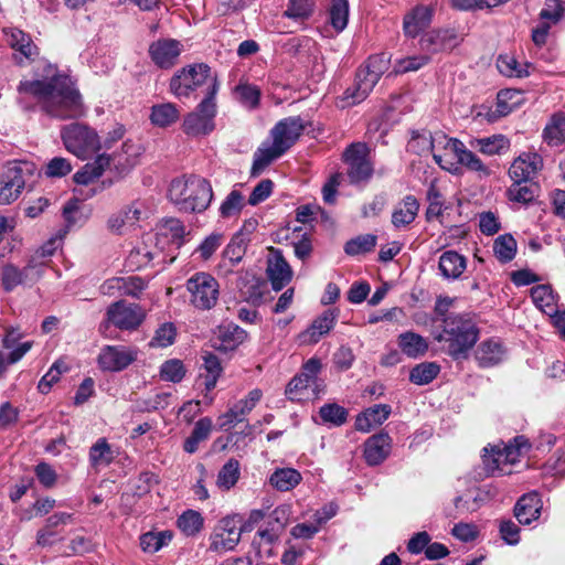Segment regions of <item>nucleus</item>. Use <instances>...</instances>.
Masks as SVG:
<instances>
[{
    "mask_svg": "<svg viewBox=\"0 0 565 565\" xmlns=\"http://www.w3.org/2000/svg\"><path fill=\"white\" fill-rule=\"evenodd\" d=\"M18 92L35 97L42 110L56 119L79 118L86 111L79 92L65 75H56L50 79L21 81Z\"/></svg>",
    "mask_w": 565,
    "mask_h": 565,
    "instance_id": "obj_1",
    "label": "nucleus"
},
{
    "mask_svg": "<svg viewBox=\"0 0 565 565\" xmlns=\"http://www.w3.org/2000/svg\"><path fill=\"white\" fill-rule=\"evenodd\" d=\"M479 330L469 315L450 313L443 318V332L436 338L447 344L446 350L454 359H463L476 344Z\"/></svg>",
    "mask_w": 565,
    "mask_h": 565,
    "instance_id": "obj_2",
    "label": "nucleus"
},
{
    "mask_svg": "<svg viewBox=\"0 0 565 565\" xmlns=\"http://www.w3.org/2000/svg\"><path fill=\"white\" fill-rule=\"evenodd\" d=\"M168 195L180 211L200 213L209 207L213 191L207 180L190 175L172 180Z\"/></svg>",
    "mask_w": 565,
    "mask_h": 565,
    "instance_id": "obj_3",
    "label": "nucleus"
},
{
    "mask_svg": "<svg viewBox=\"0 0 565 565\" xmlns=\"http://www.w3.org/2000/svg\"><path fill=\"white\" fill-rule=\"evenodd\" d=\"M217 86L215 76H211V68L204 63L188 65L179 70L170 81V92L178 98L189 97L196 88L206 85L207 92L212 89V83Z\"/></svg>",
    "mask_w": 565,
    "mask_h": 565,
    "instance_id": "obj_4",
    "label": "nucleus"
},
{
    "mask_svg": "<svg viewBox=\"0 0 565 565\" xmlns=\"http://www.w3.org/2000/svg\"><path fill=\"white\" fill-rule=\"evenodd\" d=\"M321 370L319 359L308 360L299 375H296L287 385L286 396L290 401H305L317 397L323 391L322 382L318 379Z\"/></svg>",
    "mask_w": 565,
    "mask_h": 565,
    "instance_id": "obj_5",
    "label": "nucleus"
},
{
    "mask_svg": "<svg viewBox=\"0 0 565 565\" xmlns=\"http://www.w3.org/2000/svg\"><path fill=\"white\" fill-rule=\"evenodd\" d=\"M61 138L65 148L81 159H85L102 147L97 132L78 122L64 126Z\"/></svg>",
    "mask_w": 565,
    "mask_h": 565,
    "instance_id": "obj_6",
    "label": "nucleus"
},
{
    "mask_svg": "<svg viewBox=\"0 0 565 565\" xmlns=\"http://www.w3.org/2000/svg\"><path fill=\"white\" fill-rule=\"evenodd\" d=\"M217 89V85L213 82L212 89L199 104L196 110L190 113L184 118L182 127L188 136L207 135L214 129V117L216 115L215 95Z\"/></svg>",
    "mask_w": 565,
    "mask_h": 565,
    "instance_id": "obj_7",
    "label": "nucleus"
},
{
    "mask_svg": "<svg viewBox=\"0 0 565 565\" xmlns=\"http://www.w3.org/2000/svg\"><path fill=\"white\" fill-rule=\"evenodd\" d=\"M33 171L32 162H10L0 175V204H9L17 200L25 186L28 177L32 175Z\"/></svg>",
    "mask_w": 565,
    "mask_h": 565,
    "instance_id": "obj_8",
    "label": "nucleus"
},
{
    "mask_svg": "<svg viewBox=\"0 0 565 565\" xmlns=\"http://www.w3.org/2000/svg\"><path fill=\"white\" fill-rule=\"evenodd\" d=\"M190 302L199 310L212 309L220 297V284L209 273L200 271L186 280Z\"/></svg>",
    "mask_w": 565,
    "mask_h": 565,
    "instance_id": "obj_9",
    "label": "nucleus"
},
{
    "mask_svg": "<svg viewBox=\"0 0 565 565\" xmlns=\"http://www.w3.org/2000/svg\"><path fill=\"white\" fill-rule=\"evenodd\" d=\"M243 530L239 519L223 518L210 536L209 550L218 554L234 550L241 541Z\"/></svg>",
    "mask_w": 565,
    "mask_h": 565,
    "instance_id": "obj_10",
    "label": "nucleus"
},
{
    "mask_svg": "<svg viewBox=\"0 0 565 565\" xmlns=\"http://www.w3.org/2000/svg\"><path fill=\"white\" fill-rule=\"evenodd\" d=\"M139 350L135 347L105 345L97 358V364L105 372H120L138 358Z\"/></svg>",
    "mask_w": 565,
    "mask_h": 565,
    "instance_id": "obj_11",
    "label": "nucleus"
},
{
    "mask_svg": "<svg viewBox=\"0 0 565 565\" xmlns=\"http://www.w3.org/2000/svg\"><path fill=\"white\" fill-rule=\"evenodd\" d=\"M348 164V175L352 183L366 181L373 173V167L367 159V147L363 142L351 143L343 152Z\"/></svg>",
    "mask_w": 565,
    "mask_h": 565,
    "instance_id": "obj_12",
    "label": "nucleus"
},
{
    "mask_svg": "<svg viewBox=\"0 0 565 565\" xmlns=\"http://www.w3.org/2000/svg\"><path fill=\"white\" fill-rule=\"evenodd\" d=\"M106 316L107 320L120 330H136L146 318L140 306L128 303L125 300L110 305Z\"/></svg>",
    "mask_w": 565,
    "mask_h": 565,
    "instance_id": "obj_13",
    "label": "nucleus"
},
{
    "mask_svg": "<svg viewBox=\"0 0 565 565\" xmlns=\"http://www.w3.org/2000/svg\"><path fill=\"white\" fill-rule=\"evenodd\" d=\"M380 78L373 75L366 67L358 70L355 83L343 93L341 107H350L364 100L373 90Z\"/></svg>",
    "mask_w": 565,
    "mask_h": 565,
    "instance_id": "obj_14",
    "label": "nucleus"
},
{
    "mask_svg": "<svg viewBox=\"0 0 565 565\" xmlns=\"http://www.w3.org/2000/svg\"><path fill=\"white\" fill-rule=\"evenodd\" d=\"M262 397V390H252L245 398L236 402L225 414L218 417L220 427L222 429H227L236 424L243 423L245 417L255 408Z\"/></svg>",
    "mask_w": 565,
    "mask_h": 565,
    "instance_id": "obj_15",
    "label": "nucleus"
},
{
    "mask_svg": "<svg viewBox=\"0 0 565 565\" xmlns=\"http://www.w3.org/2000/svg\"><path fill=\"white\" fill-rule=\"evenodd\" d=\"M305 129V122L299 116L279 120L270 130L273 141L286 152L298 140Z\"/></svg>",
    "mask_w": 565,
    "mask_h": 565,
    "instance_id": "obj_16",
    "label": "nucleus"
},
{
    "mask_svg": "<svg viewBox=\"0 0 565 565\" xmlns=\"http://www.w3.org/2000/svg\"><path fill=\"white\" fill-rule=\"evenodd\" d=\"M182 49L178 40L160 39L150 44L149 55L158 67L168 70L177 64Z\"/></svg>",
    "mask_w": 565,
    "mask_h": 565,
    "instance_id": "obj_17",
    "label": "nucleus"
},
{
    "mask_svg": "<svg viewBox=\"0 0 565 565\" xmlns=\"http://www.w3.org/2000/svg\"><path fill=\"white\" fill-rule=\"evenodd\" d=\"M466 146L458 139L448 138L444 134L436 135V150L434 151V160L443 169L450 171L454 159H459L461 150H465Z\"/></svg>",
    "mask_w": 565,
    "mask_h": 565,
    "instance_id": "obj_18",
    "label": "nucleus"
},
{
    "mask_svg": "<svg viewBox=\"0 0 565 565\" xmlns=\"http://www.w3.org/2000/svg\"><path fill=\"white\" fill-rule=\"evenodd\" d=\"M338 311L329 309L317 317L312 323L299 334L301 344H315L327 334L335 324Z\"/></svg>",
    "mask_w": 565,
    "mask_h": 565,
    "instance_id": "obj_19",
    "label": "nucleus"
},
{
    "mask_svg": "<svg viewBox=\"0 0 565 565\" xmlns=\"http://www.w3.org/2000/svg\"><path fill=\"white\" fill-rule=\"evenodd\" d=\"M543 160L537 153H523L516 158L510 169L509 175L513 182H529L542 168Z\"/></svg>",
    "mask_w": 565,
    "mask_h": 565,
    "instance_id": "obj_20",
    "label": "nucleus"
},
{
    "mask_svg": "<svg viewBox=\"0 0 565 565\" xmlns=\"http://www.w3.org/2000/svg\"><path fill=\"white\" fill-rule=\"evenodd\" d=\"M420 47L430 53L452 50L459 43L454 30H437L425 33L420 38Z\"/></svg>",
    "mask_w": 565,
    "mask_h": 565,
    "instance_id": "obj_21",
    "label": "nucleus"
},
{
    "mask_svg": "<svg viewBox=\"0 0 565 565\" xmlns=\"http://www.w3.org/2000/svg\"><path fill=\"white\" fill-rule=\"evenodd\" d=\"M542 507V500L536 492L525 493L514 507V516L521 524L529 525L540 518Z\"/></svg>",
    "mask_w": 565,
    "mask_h": 565,
    "instance_id": "obj_22",
    "label": "nucleus"
},
{
    "mask_svg": "<svg viewBox=\"0 0 565 565\" xmlns=\"http://www.w3.org/2000/svg\"><path fill=\"white\" fill-rule=\"evenodd\" d=\"M267 275L275 290L282 289L291 280V268L279 250H274L268 259Z\"/></svg>",
    "mask_w": 565,
    "mask_h": 565,
    "instance_id": "obj_23",
    "label": "nucleus"
},
{
    "mask_svg": "<svg viewBox=\"0 0 565 565\" xmlns=\"http://www.w3.org/2000/svg\"><path fill=\"white\" fill-rule=\"evenodd\" d=\"M391 438L387 434L371 436L364 445V458L370 466L380 465L390 454Z\"/></svg>",
    "mask_w": 565,
    "mask_h": 565,
    "instance_id": "obj_24",
    "label": "nucleus"
},
{
    "mask_svg": "<svg viewBox=\"0 0 565 565\" xmlns=\"http://www.w3.org/2000/svg\"><path fill=\"white\" fill-rule=\"evenodd\" d=\"M391 414V406L387 404H377L369 407L359 414L355 419V428L360 431L367 433L372 428L383 424Z\"/></svg>",
    "mask_w": 565,
    "mask_h": 565,
    "instance_id": "obj_25",
    "label": "nucleus"
},
{
    "mask_svg": "<svg viewBox=\"0 0 565 565\" xmlns=\"http://www.w3.org/2000/svg\"><path fill=\"white\" fill-rule=\"evenodd\" d=\"M419 211V203L413 195H406L392 213V224L403 228L412 224Z\"/></svg>",
    "mask_w": 565,
    "mask_h": 565,
    "instance_id": "obj_26",
    "label": "nucleus"
},
{
    "mask_svg": "<svg viewBox=\"0 0 565 565\" xmlns=\"http://www.w3.org/2000/svg\"><path fill=\"white\" fill-rule=\"evenodd\" d=\"M110 156L102 153L97 156V158L93 162L86 163L81 170H78L73 175V180L77 184H89L94 180L98 179L103 174L105 169L110 166Z\"/></svg>",
    "mask_w": 565,
    "mask_h": 565,
    "instance_id": "obj_27",
    "label": "nucleus"
},
{
    "mask_svg": "<svg viewBox=\"0 0 565 565\" xmlns=\"http://www.w3.org/2000/svg\"><path fill=\"white\" fill-rule=\"evenodd\" d=\"M284 153V149L277 146L274 141L271 143H262L254 153L250 175H259L274 160L281 157Z\"/></svg>",
    "mask_w": 565,
    "mask_h": 565,
    "instance_id": "obj_28",
    "label": "nucleus"
},
{
    "mask_svg": "<svg viewBox=\"0 0 565 565\" xmlns=\"http://www.w3.org/2000/svg\"><path fill=\"white\" fill-rule=\"evenodd\" d=\"M469 146L487 156L501 154L509 150L510 141L504 135H493L470 140Z\"/></svg>",
    "mask_w": 565,
    "mask_h": 565,
    "instance_id": "obj_29",
    "label": "nucleus"
},
{
    "mask_svg": "<svg viewBox=\"0 0 565 565\" xmlns=\"http://www.w3.org/2000/svg\"><path fill=\"white\" fill-rule=\"evenodd\" d=\"M431 21V10L428 7H416L404 19V32L407 36L415 38L426 29Z\"/></svg>",
    "mask_w": 565,
    "mask_h": 565,
    "instance_id": "obj_30",
    "label": "nucleus"
},
{
    "mask_svg": "<svg viewBox=\"0 0 565 565\" xmlns=\"http://www.w3.org/2000/svg\"><path fill=\"white\" fill-rule=\"evenodd\" d=\"M302 480L301 473L294 468H277L269 477V484L280 492L296 488Z\"/></svg>",
    "mask_w": 565,
    "mask_h": 565,
    "instance_id": "obj_31",
    "label": "nucleus"
},
{
    "mask_svg": "<svg viewBox=\"0 0 565 565\" xmlns=\"http://www.w3.org/2000/svg\"><path fill=\"white\" fill-rule=\"evenodd\" d=\"M438 267L445 278L456 279L466 269V258L455 250H447L439 257Z\"/></svg>",
    "mask_w": 565,
    "mask_h": 565,
    "instance_id": "obj_32",
    "label": "nucleus"
},
{
    "mask_svg": "<svg viewBox=\"0 0 565 565\" xmlns=\"http://www.w3.org/2000/svg\"><path fill=\"white\" fill-rule=\"evenodd\" d=\"M543 140L551 147H557L565 142V114L556 113L551 116L543 129Z\"/></svg>",
    "mask_w": 565,
    "mask_h": 565,
    "instance_id": "obj_33",
    "label": "nucleus"
},
{
    "mask_svg": "<svg viewBox=\"0 0 565 565\" xmlns=\"http://www.w3.org/2000/svg\"><path fill=\"white\" fill-rule=\"evenodd\" d=\"M398 347L408 358L423 356L428 350V343L420 334L407 331L398 335Z\"/></svg>",
    "mask_w": 565,
    "mask_h": 565,
    "instance_id": "obj_34",
    "label": "nucleus"
},
{
    "mask_svg": "<svg viewBox=\"0 0 565 565\" xmlns=\"http://www.w3.org/2000/svg\"><path fill=\"white\" fill-rule=\"evenodd\" d=\"M503 349L502 345L493 340L482 342L477 351L476 359L480 366L489 367L501 362L503 358Z\"/></svg>",
    "mask_w": 565,
    "mask_h": 565,
    "instance_id": "obj_35",
    "label": "nucleus"
},
{
    "mask_svg": "<svg viewBox=\"0 0 565 565\" xmlns=\"http://www.w3.org/2000/svg\"><path fill=\"white\" fill-rule=\"evenodd\" d=\"M212 428L213 422L210 417H203L199 419L195 423L191 435L184 441V451L189 454H194L199 448V444L206 440L210 437Z\"/></svg>",
    "mask_w": 565,
    "mask_h": 565,
    "instance_id": "obj_36",
    "label": "nucleus"
},
{
    "mask_svg": "<svg viewBox=\"0 0 565 565\" xmlns=\"http://www.w3.org/2000/svg\"><path fill=\"white\" fill-rule=\"evenodd\" d=\"M185 234V227L182 222L178 218H167L158 227V241L167 238L178 248L183 244V236Z\"/></svg>",
    "mask_w": 565,
    "mask_h": 565,
    "instance_id": "obj_37",
    "label": "nucleus"
},
{
    "mask_svg": "<svg viewBox=\"0 0 565 565\" xmlns=\"http://www.w3.org/2000/svg\"><path fill=\"white\" fill-rule=\"evenodd\" d=\"M179 109L172 103L153 105L151 107L150 120L157 127H168L179 119Z\"/></svg>",
    "mask_w": 565,
    "mask_h": 565,
    "instance_id": "obj_38",
    "label": "nucleus"
},
{
    "mask_svg": "<svg viewBox=\"0 0 565 565\" xmlns=\"http://www.w3.org/2000/svg\"><path fill=\"white\" fill-rule=\"evenodd\" d=\"M203 369L206 374L201 375V377L204 380L203 385L207 394L216 386L217 380L223 372V367L220 359L215 354L206 352L203 355Z\"/></svg>",
    "mask_w": 565,
    "mask_h": 565,
    "instance_id": "obj_39",
    "label": "nucleus"
},
{
    "mask_svg": "<svg viewBox=\"0 0 565 565\" xmlns=\"http://www.w3.org/2000/svg\"><path fill=\"white\" fill-rule=\"evenodd\" d=\"M115 459V451L106 438H99L89 449V461L93 468L106 467Z\"/></svg>",
    "mask_w": 565,
    "mask_h": 565,
    "instance_id": "obj_40",
    "label": "nucleus"
},
{
    "mask_svg": "<svg viewBox=\"0 0 565 565\" xmlns=\"http://www.w3.org/2000/svg\"><path fill=\"white\" fill-rule=\"evenodd\" d=\"M407 150L423 156L436 150V135L431 136L429 131H414L407 143Z\"/></svg>",
    "mask_w": 565,
    "mask_h": 565,
    "instance_id": "obj_41",
    "label": "nucleus"
},
{
    "mask_svg": "<svg viewBox=\"0 0 565 565\" xmlns=\"http://www.w3.org/2000/svg\"><path fill=\"white\" fill-rule=\"evenodd\" d=\"M508 195L513 202L529 204L539 195V185L529 182H513L508 190Z\"/></svg>",
    "mask_w": 565,
    "mask_h": 565,
    "instance_id": "obj_42",
    "label": "nucleus"
},
{
    "mask_svg": "<svg viewBox=\"0 0 565 565\" xmlns=\"http://www.w3.org/2000/svg\"><path fill=\"white\" fill-rule=\"evenodd\" d=\"M531 297L535 306L543 312L552 316L555 310V297L547 285L532 287Z\"/></svg>",
    "mask_w": 565,
    "mask_h": 565,
    "instance_id": "obj_43",
    "label": "nucleus"
},
{
    "mask_svg": "<svg viewBox=\"0 0 565 565\" xmlns=\"http://www.w3.org/2000/svg\"><path fill=\"white\" fill-rule=\"evenodd\" d=\"M484 451L488 452V449L486 448ZM483 462L487 471L492 475L495 472L499 475L511 473V470L508 469L511 463L504 458V454L500 447H492L491 454H486L483 456Z\"/></svg>",
    "mask_w": 565,
    "mask_h": 565,
    "instance_id": "obj_44",
    "label": "nucleus"
},
{
    "mask_svg": "<svg viewBox=\"0 0 565 565\" xmlns=\"http://www.w3.org/2000/svg\"><path fill=\"white\" fill-rule=\"evenodd\" d=\"M440 367L434 362L417 364L411 370L409 381L416 385H426L433 382L438 375Z\"/></svg>",
    "mask_w": 565,
    "mask_h": 565,
    "instance_id": "obj_45",
    "label": "nucleus"
},
{
    "mask_svg": "<svg viewBox=\"0 0 565 565\" xmlns=\"http://www.w3.org/2000/svg\"><path fill=\"white\" fill-rule=\"evenodd\" d=\"M177 523L183 534L194 536L203 529L204 519L200 512L186 510L179 516Z\"/></svg>",
    "mask_w": 565,
    "mask_h": 565,
    "instance_id": "obj_46",
    "label": "nucleus"
},
{
    "mask_svg": "<svg viewBox=\"0 0 565 565\" xmlns=\"http://www.w3.org/2000/svg\"><path fill=\"white\" fill-rule=\"evenodd\" d=\"M139 154V146L130 140H127L121 146V152H115L109 156L111 158V162H114L117 167L126 169L131 168L136 164Z\"/></svg>",
    "mask_w": 565,
    "mask_h": 565,
    "instance_id": "obj_47",
    "label": "nucleus"
},
{
    "mask_svg": "<svg viewBox=\"0 0 565 565\" xmlns=\"http://www.w3.org/2000/svg\"><path fill=\"white\" fill-rule=\"evenodd\" d=\"M172 540L170 531L148 532L140 536V546L146 553H156Z\"/></svg>",
    "mask_w": 565,
    "mask_h": 565,
    "instance_id": "obj_48",
    "label": "nucleus"
},
{
    "mask_svg": "<svg viewBox=\"0 0 565 565\" xmlns=\"http://www.w3.org/2000/svg\"><path fill=\"white\" fill-rule=\"evenodd\" d=\"M377 237L373 234L359 235L351 238L344 245V252L349 256L370 253L376 246Z\"/></svg>",
    "mask_w": 565,
    "mask_h": 565,
    "instance_id": "obj_49",
    "label": "nucleus"
},
{
    "mask_svg": "<svg viewBox=\"0 0 565 565\" xmlns=\"http://www.w3.org/2000/svg\"><path fill=\"white\" fill-rule=\"evenodd\" d=\"M493 252L501 263L512 260L516 253V242L510 234H503L495 238Z\"/></svg>",
    "mask_w": 565,
    "mask_h": 565,
    "instance_id": "obj_50",
    "label": "nucleus"
},
{
    "mask_svg": "<svg viewBox=\"0 0 565 565\" xmlns=\"http://www.w3.org/2000/svg\"><path fill=\"white\" fill-rule=\"evenodd\" d=\"M239 475V462L232 458L221 468L216 484L223 490H230L238 481Z\"/></svg>",
    "mask_w": 565,
    "mask_h": 565,
    "instance_id": "obj_51",
    "label": "nucleus"
},
{
    "mask_svg": "<svg viewBox=\"0 0 565 565\" xmlns=\"http://www.w3.org/2000/svg\"><path fill=\"white\" fill-rule=\"evenodd\" d=\"M23 269L13 264H4L1 268V286L4 291L11 292L20 285H26Z\"/></svg>",
    "mask_w": 565,
    "mask_h": 565,
    "instance_id": "obj_52",
    "label": "nucleus"
},
{
    "mask_svg": "<svg viewBox=\"0 0 565 565\" xmlns=\"http://www.w3.org/2000/svg\"><path fill=\"white\" fill-rule=\"evenodd\" d=\"M245 206L244 195L238 190H232L220 206V214L224 218L237 216Z\"/></svg>",
    "mask_w": 565,
    "mask_h": 565,
    "instance_id": "obj_53",
    "label": "nucleus"
},
{
    "mask_svg": "<svg viewBox=\"0 0 565 565\" xmlns=\"http://www.w3.org/2000/svg\"><path fill=\"white\" fill-rule=\"evenodd\" d=\"M235 95L237 100L249 109H254L259 105L260 89L248 83H239L235 87Z\"/></svg>",
    "mask_w": 565,
    "mask_h": 565,
    "instance_id": "obj_54",
    "label": "nucleus"
},
{
    "mask_svg": "<svg viewBox=\"0 0 565 565\" xmlns=\"http://www.w3.org/2000/svg\"><path fill=\"white\" fill-rule=\"evenodd\" d=\"M348 0H332L330 8V22L337 31H342L348 24Z\"/></svg>",
    "mask_w": 565,
    "mask_h": 565,
    "instance_id": "obj_55",
    "label": "nucleus"
},
{
    "mask_svg": "<svg viewBox=\"0 0 565 565\" xmlns=\"http://www.w3.org/2000/svg\"><path fill=\"white\" fill-rule=\"evenodd\" d=\"M185 375L183 362L179 359H171L162 363L160 367V377L163 381L179 383Z\"/></svg>",
    "mask_w": 565,
    "mask_h": 565,
    "instance_id": "obj_56",
    "label": "nucleus"
},
{
    "mask_svg": "<svg viewBox=\"0 0 565 565\" xmlns=\"http://www.w3.org/2000/svg\"><path fill=\"white\" fill-rule=\"evenodd\" d=\"M247 241L245 236L239 233L236 234L226 248L224 249V257L227 258L233 265L239 263L246 253Z\"/></svg>",
    "mask_w": 565,
    "mask_h": 565,
    "instance_id": "obj_57",
    "label": "nucleus"
},
{
    "mask_svg": "<svg viewBox=\"0 0 565 565\" xmlns=\"http://www.w3.org/2000/svg\"><path fill=\"white\" fill-rule=\"evenodd\" d=\"M457 162L470 171L478 172L481 177L490 175V169L467 147L461 150V156Z\"/></svg>",
    "mask_w": 565,
    "mask_h": 565,
    "instance_id": "obj_58",
    "label": "nucleus"
},
{
    "mask_svg": "<svg viewBox=\"0 0 565 565\" xmlns=\"http://www.w3.org/2000/svg\"><path fill=\"white\" fill-rule=\"evenodd\" d=\"M224 236L221 233H212L203 239L198 246L195 253L202 260H209L212 255L221 247Z\"/></svg>",
    "mask_w": 565,
    "mask_h": 565,
    "instance_id": "obj_59",
    "label": "nucleus"
},
{
    "mask_svg": "<svg viewBox=\"0 0 565 565\" xmlns=\"http://www.w3.org/2000/svg\"><path fill=\"white\" fill-rule=\"evenodd\" d=\"M497 67L502 75L508 77H523L527 75V72L510 55H500L497 60Z\"/></svg>",
    "mask_w": 565,
    "mask_h": 565,
    "instance_id": "obj_60",
    "label": "nucleus"
},
{
    "mask_svg": "<svg viewBox=\"0 0 565 565\" xmlns=\"http://www.w3.org/2000/svg\"><path fill=\"white\" fill-rule=\"evenodd\" d=\"M319 414L324 423H331L335 426L344 424L348 416L345 408L335 403L323 405Z\"/></svg>",
    "mask_w": 565,
    "mask_h": 565,
    "instance_id": "obj_61",
    "label": "nucleus"
},
{
    "mask_svg": "<svg viewBox=\"0 0 565 565\" xmlns=\"http://www.w3.org/2000/svg\"><path fill=\"white\" fill-rule=\"evenodd\" d=\"M175 328L172 323H163L157 330L149 345L153 348H167L174 342Z\"/></svg>",
    "mask_w": 565,
    "mask_h": 565,
    "instance_id": "obj_62",
    "label": "nucleus"
},
{
    "mask_svg": "<svg viewBox=\"0 0 565 565\" xmlns=\"http://www.w3.org/2000/svg\"><path fill=\"white\" fill-rule=\"evenodd\" d=\"M531 448L529 440L524 436H516L512 443L505 445L502 449L504 458L511 465L519 461V458L523 451H527Z\"/></svg>",
    "mask_w": 565,
    "mask_h": 565,
    "instance_id": "obj_63",
    "label": "nucleus"
},
{
    "mask_svg": "<svg viewBox=\"0 0 565 565\" xmlns=\"http://www.w3.org/2000/svg\"><path fill=\"white\" fill-rule=\"evenodd\" d=\"M46 260L39 259V256H33L28 262L26 266L23 268V277L26 285H33L39 281L45 270Z\"/></svg>",
    "mask_w": 565,
    "mask_h": 565,
    "instance_id": "obj_64",
    "label": "nucleus"
}]
</instances>
